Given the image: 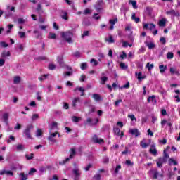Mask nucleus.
Masks as SVG:
<instances>
[{
  "instance_id": "f257e3e1",
  "label": "nucleus",
  "mask_w": 180,
  "mask_h": 180,
  "mask_svg": "<svg viewBox=\"0 0 180 180\" xmlns=\"http://www.w3.org/2000/svg\"><path fill=\"white\" fill-rule=\"evenodd\" d=\"M33 128H34L33 124L27 125V127L22 131L23 137H25V139H32L31 131Z\"/></svg>"
},
{
  "instance_id": "f03ea898",
  "label": "nucleus",
  "mask_w": 180,
  "mask_h": 180,
  "mask_svg": "<svg viewBox=\"0 0 180 180\" xmlns=\"http://www.w3.org/2000/svg\"><path fill=\"white\" fill-rule=\"evenodd\" d=\"M72 32H64L61 33V37L64 39L69 44L72 43Z\"/></svg>"
},
{
  "instance_id": "7ed1b4c3",
  "label": "nucleus",
  "mask_w": 180,
  "mask_h": 180,
  "mask_svg": "<svg viewBox=\"0 0 180 180\" xmlns=\"http://www.w3.org/2000/svg\"><path fill=\"white\" fill-rule=\"evenodd\" d=\"M70 155L69 156V158H67L65 160L59 162V165H64L65 164H67V162H68V161H70V160H72V158H74V157L75 156V155L77 154V152L75 151V149L72 148L70 150Z\"/></svg>"
},
{
  "instance_id": "20e7f679",
  "label": "nucleus",
  "mask_w": 180,
  "mask_h": 180,
  "mask_svg": "<svg viewBox=\"0 0 180 180\" xmlns=\"http://www.w3.org/2000/svg\"><path fill=\"white\" fill-rule=\"evenodd\" d=\"M149 176L150 178H153V179H158V175H160V173L158 172V169L157 168L150 169L148 171Z\"/></svg>"
},
{
  "instance_id": "39448f33",
  "label": "nucleus",
  "mask_w": 180,
  "mask_h": 180,
  "mask_svg": "<svg viewBox=\"0 0 180 180\" xmlns=\"http://www.w3.org/2000/svg\"><path fill=\"white\" fill-rule=\"evenodd\" d=\"M92 141L95 144H103V143H105V141H103V139L98 137L97 135H94L93 136Z\"/></svg>"
},
{
  "instance_id": "423d86ee",
  "label": "nucleus",
  "mask_w": 180,
  "mask_h": 180,
  "mask_svg": "<svg viewBox=\"0 0 180 180\" xmlns=\"http://www.w3.org/2000/svg\"><path fill=\"white\" fill-rule=\"evenodd\" d=\"M98 122L99 119L98 118H96L94 120H92V118H87L86 120V124H89V126H96Z\"/></svg>"
},
{
  "instance_id": "0eeeda50",
  "label": "nucleus",
  "mask_w": 180,
  "mask_h": 180,
  "mask_svg": "<svg viewBox=\"0 0 180 180\" xmlns=\"http://www.w3.org/2000/svg\"><path fill=\"white\" fill-rule=\"evenodd\" d=\"M56 60L60 67H61L62 68H64V67H65V63H64V58L62 55L58 56Z\"/></svg>"
},
{
  "instance_id": "6e6552de",
  "label": "nucleus",
  "mask_w": 180,
  "mask_h": 180,
  "mask_svg": "<svg viewBox=\"0 0 180 180\" xmlns=\"http://www.w3.org/2000/svg\"><path fill=\"white\" fill-rule=\"evenodd\" d=\"M150 147L151 148L149 150V153H150L152 155L157 157V155H158V151H157V148H155V144L151 145Z\"/></svg>"
},
{
  "instance_id": "1a4fd4ad",
  "label": "nucleus",
  "mask_w": 180,
  "mask_h": 180,
  "mask_svg": "<svg viewBox=\"0 0 180 180\" xmlns=\"http://www.w3.org/2000/svg\"><path fill=\"white\" fill-rule=\"evenodd\" d=\"M2 119L4 122H5V124L6 126H9V113L8 112H5L2 115Z\"/></svg>"
},
{
  "instance_id": "9d476101",
  "label": "nucleus",
  "mask_w": 180,
  "mask_h": 180,
  "mask_svg": "<svg viewBox=\"0 0 180 180\" xmlns=\"http://www.w3.org/2000/svg\"><path fill=\"white\" fill-rule=\"evenodd\" d=\"M7 175V176H13V172L11 170H0V175Z\"/></svg>"
},
{
  "instance_id": "9b49d317",
  "label": "nucleus",
  "mask_w": 180,
  "mask_h": 180,
  "mask_svg": "<svg viewBox=\"0 0 180 180\" xmlns=\"http://www.w3.org/2000/svg\"><path fill=\"white\" fill-rule=\"evenodd\" d=\"M72 174H74V180H79V177L81 176V173H79V169H75L72 170Z\"/></svg>"
},
{
  "instance_id": "f8f14e48",
  "label": "nucleus",
  "mask_w": 180,
  "mask_h": 180,
  "mask_svg": "<svg viewBox=\"0 0 180 180\" xmlns=\"http://www.w3.org/2000/svg\"><path fill=\"white\" fill-rule=\"evenodd\" d=\"M103 0H98L96 6H95V8L97 12H101L102 11V6H103Z\"/></svg>"
},
{
  "instance_id": "ddd939ff",
  "label": "nucleus",
  "mask_w": 180,
  "mask_h": 180,
  "mask_svg": "<svg viewBox=\"0 0 180 180\" xmlns=\"http://www.w3.org/2000/svg\"><path fill=\"white\" fill-rule=\"evenodd\" d=\"M157 165L158 167V168H162V164H165V162H167V161L163 159L162 158H159L157 160Z\"/></svg>"
},
{
  "instance_id": "4468645a",
  "label": "nucleus",
  "mask_w": 180,
  "mask_h": 180,
  "mask_svg": "<svg viewBox=\"0 0 180 180\" xmlns=\"http://www.w3.org/2000/svg\"><path fill=\"white\" fill-rule=\"evenodd\" d=\"M129 134L135 137H139L140 136V131L137 129H129Z\"/></svg>"
},
{
  "instance_id": "2eb2a0df",
  "label": "nucleus",
  "mask_w": 180,
  "mask_h": 180,
  "mask_svg": "<svg viewBox=\"0 0 180 180\" xmlns=\"http://www.w3.org/2000/svg\"><path fill=\"white\" fill-rule=\"evenodd\" d=\"M80 102H81V98H79V97H76L72 101V105L74 108V109L77 108V103H79Z\"/></svg>"
},
{
  "instance_id": "dca6fc26",
  "label": "nucleus",
  "mask_w": 180,
  "mask_h": 180,
  "mask_svg": "<svg viewBox=\"0 0 180 180\" xmlns=\"http://www.w3.org/2000/svg\"><path fill=\"white\" fill-rule=\"evenodd\" d=\"M167 15H172V16H179V12L175 11V10H170L166 12Z\"/></svg>"
},
{
  "instance_id": "f3484780",
  "label": "nucleus",
  "mask_w": 180,
  "mask_h": 180,
  "mask_svg": "<svg viewBox=\"0 0 180 180\" xmlns=\"http://www.w3.org/2000/svg\"><path fill=\"white\" fill-rule=\"evenodd\" d=\"M166 124L169 127V129H172V124L171 122H168L167 120H163L161 122V126L162 127H164Z\"/></svg>"
},
{
  "instance_id": "a211bd4d",
  "label": "nucleus",
  "mask_w": 180,
  "mask_h": 180,
  "mask_svg": "<svg viewBox=\"0 0 180 180\" xmlns=\"http://www.w3.org/2000/svg\"><path fill=\"white\" fill-rule=\"evenodd\" d=\"M155 25L153 23L151 24L146 23V24H144L143 25V29H149V30H153V29H155Z\"/></svg>"
},
{
  "instance_id": "6ab92c4d",
  "label": "nucleus",
  "mask_w": 180,
  "mask_h": 180,
  "mask_svg": "<svg viewBox=\"0 0 180 180\" xmlns=\"http://www.w3.org/2000/svg\"><path fill=\"white\" fill-rule=\"evenodd\" d=\"M77 91H79L80 92H82L80 96H85V89H84V87H77L74 89V91L77 92Z\"/></svg>"
},
{
  "instance_id": "aec40b11",
  "label": "nucleus",
  "mask_w": 180,
  "mask_h": 180,
  "mask_svg": "<svg viewBox=\"0 0 180 180\" xmlns=\"http://www.w3.org/2000/svg\"><path fill=\"white\" fill-rule=\"evenodd\" d=\"M93 99L94 101H96V102H99V101H102V97H101V95L98 94H94L92 96Z\"/></svg>"
},
{
  "instance_id": "412c9836",
  "label": "nucleus",
  "mask_w": 180,
  "mask_h": 180,
  "mask_svg": "<svg viewBox=\"0 0 180 180\" xmlns=\"http://www.w3.org/2000/svg\"><path fill=\"white\" fill-rule=\"evenodd\" d=\"M167 65H165V66H164V65H159L160 74H164V72H165V71H167Z\"/></svg>"
},
{
  "instance_id": "4be33fe9",
  "label": "nucleus",
  "mask_w": 180,
  "mask_h": 180,
  "mask_svg": "<svg viewBox=\"0 0 180 180\" xmlns=\"http://www.w3.org/2000/svg\"><path fill=\"white\" fill-rule=\"evenodd\" d=\"M58 124L57 122H53L51 123V127H50V133L54 130V129H58Z\"/></svg>"
},
{
  "instance_id": "5701e85b",
  "label": "nucleus",
  "mask_w": 180,
  "mask_h": 180,
  "mask_svg": "<svg viewBox=\"0 0 180 180\" xmlns=\"http://www.w3.org/2000/svg\"><path fill=\"white\" fill-rule=\"evenodd\" d=\"M148 103H150V102H154V103H157V99H155V96L153 95L148 98Z\"/></svg>"
},
{
  "instance_id": "b1692460",
  "label": "nucleus",
  "mask_w": 180,
  "mask_h": 180,
  "mask_svg": "<svg viewBox=\"0 0 180 180\" xmlns=\"http://www.w3.org/2000/svg\"><path fill=\"white\" fill-rule=\"evenodd\" d=\"M6 57H11V52L6 51H4L1 53V58H6Z\"/></svg>"
},
{
  "instance_id": "393cba45",
  "label": "nucleus",
  "mask_w": 180,
  "mask_h": 180,
  "mask_svg": "<svg viewBox=\"0 0 180 180\" xmlns=\"http://www.w3.org/2000/svg\"><path fill=\"white\" fill-rule=\"evenodd\" d=\"M105 41H108V43L112 44V43H115V39H113V36L109 35L108 38H105Z\"/></svg>"
},
{
  "instance_id": "a878e982",
  "label": "nucleus",
  "mask_w": 180,
  "mask_h": 180,
  "mask_svg": "<svg viewBox=\"0 0 180 180\" xmlns=\"http://www.w3.org/2000/svg\"><path fill=\"white\" fill-rule=\"evenodd\" d=\"M21 79H22L20 78V76H15V77H14L13 84H20Z\"/></svg>"
},
{
  "instance_id": "bb28decb",
  "label": "nucleus",
  "mask_w": 180,
  "mask_h": 180,
  "mask_svg": "<svg viewBox=\"0 0 180 180\" xmlns=\"http://www.w3.org/2000/svg\"><path fill=\"white\" fill-rule=\"evenodd\" d=\"M136 75H137V79L139 81H143V79H144L146 78V77L142 76L143 73H141V72H139L138 74H137V72H136Z\"/></svg>"
},
{
  "instance_id": "cd10ccee",
  "label": "nucleus",
  "mask_w": 180,
  "mask_h": 180,
  "mask_svg": "<svg viewBox=\"0 0 180 180\" xmlns=\"http://www.w3.org/2000/svg\"><path fill=\"white\" fill-rule=\"evenodd\" d=\"M145 44H146L147 47H148L150 50H151L152 49H154V48L155 47V44H154V43H153V42L148 43V42L146 41V42H145Z\"/></svg>"
},
{
  "instance_id": "c85d7f7f",
  "label": "nucleus",
  "mask_w": 180,
  "mask_h": 180,
  "mask_svg": "<svg viewBox=\"0 0 180 180\" xmlns=\"http://www.w3.org/2000/svg\"><path fill=\"white\" fill-rule=\"evenodd\" d=\"M146 15H148V16H151L153 8L151 7H146Z\"/></svg>"
},
{
  "instance_id": "c756f323",
  "label": "nucleus",
  "mask_w": 180,
  "mask_h": 180,
  "mask_svg": "<svg viewBox=\"0 0 180 180\" xmlns=\"http://www.w3.org/2000/svg\"><path fill=\"white\" fill-rule=\"evenodd\" d=\"M17 151H23L25 150V146L22 144H18L16 146Z\"/></svg>"
},
{
  "instance_id": "7c9ffc66",
  "label": "nucleus",
  "mask_w": 180,
  "mask_h": 180,
  "mask_svg": "<svg viewBox=\"0 0 180 180\" xmlns=\"http://www.w3.org/2000/svg\"><path fill=\"white\" fill-rule=\"evenodd\" d=\"M131 19L132 20H134L136 23H139V22H140V18L136 17L135 13L132 14Z\"/></svg>"
},
{
  "instance_id": "2f4dec72",
  "label": "nucleus",
  "mask_w": 180,
  "mask_h": 180,
  "mask_svg": "<svg viewBox=\"0 0 180 180\" xmlns=\"http://www.w3.org/2000/svg\"><path fill=\"white\" fill-rule=\"evenodd\" d=\"M19 176H20V180H27V174H25V173H20Z\"/></svg>"
},
{
  "instance_id": "473e14b6",
  "label": "nucleus",
  "mask_w": 180,
  "mask_h": 180,
  "mask_svg": "<svg viewBox=\"0 0 180 180\" xmlns=\"http://www.w3.org/2000/svg\"><path fill=\"white\" fill-rule=\"evenodd\" d=\"M170 72L172 74H176V75H179V71L176 70L175 68H170Z\"/></svg>"
},
{
  "instance_id": "72a5a7b5",
  "label": "nucleus",
  "mask_w": 180,
  "mask_h": 180,
  "mask_svg": "<svg viewBox=\"0 0 180 180\" xmlns=\"http://www.w3.org/2000/svg\"><path fill=\"white\" fill-rule=\"evenodd\" d=\"M172 164H174V165H178V162L172 158H170L169 160V165H172Z\"/></svg>"
},
{
  "instance_id": "f704fd0d",
  "label": "nucleus",
  "mask_w": 180,
  "mask_h": 180,
  "mask_svg": "<svg viewBox=\"0 0 180 180\" xmlns=\"http://www.w3.org/2000/svg\"><path fill=\"white\" fill-rule=\"evenodd\" d=\"M167 58L168 60H172V58H174V53L168 52L167 54Z\"/></svg>"
},
{
  "instance_id": "c9c22d12",
  "label": "nucleus",
  "mask_w": 180,
  "mask_h": 180,
  "mask_svg": "<svg viewBox=\"0 0 180 180\" xmlns=\"http://www.w3.org/2000/svg\"><path fill=\"white\" fill-rule=\"evenodd\" d=\"M18 36L20 39H25L26 37V33L25 32H18Z\"/></svg>"
},
{
  "instance_id": "e433bc0d",
  "label": "nucleus",
  "mask_w": 180,
  "mask_h": 180,
  "mask_svg": "<svg viewBox=\"0 0 180 180\" xmlns=\"http://www.w3.org/2000/svg\"><path fill=\"white\" fill-rule=\"evenodd\" d=\"M94 112H95V106L91 105L89 111L87 115L89 116V115H91V113H94Z\"/></svg>"
},
{
  "instance_id": "4c0bfd02",
  "label": "nucleus",
  "mask_w": 180,
  "mask_h": 180,
  "mask_svg": "<svg viewBox=\"0 0 180 180\" xmlns=\"http://www.w3.org/2000/svg\"><path fill=\"white\" fill-rule=\"evenodd\" d=\"M140 146L141 147H142V148H147L148 143H146L144 141H141L140 143Z\"/></svg>"
},
{
  "instance_id": "58836bf2",
  "label": "nucleus",
  "mask_w": 180,
  "mask_h": 180,
  "mask_svg": "<svg viewBox=\"0 0 180 180\" xmlns=\"http://www.w3.org/2000/svg\"><path fill=\"white\" fill-rule=\"evenodd\" d=\"M129 4H131L134 9H137V1L131 0L129 1Z\"/></svg>"
},
{
  "instance_id": "ea45409f",
  "label": "nucleus",
  "mask_w": 180,
  "mask_h": 180,
  "mask_svg": "<svg viewBox=\"0 0 180 180\" xmlns=\"http://www.w3.org/2000/svg\"><path fill=\"white\" fill-rule=\"evenodd\" d=\"M113 131H114L115 134H116V136H120V129H119L117 127H114Z\"/></svg>"
},
{
  "instance_id": "a19ab883",
  "label": "nucleus",
  "mask_w": 180,
  "mask_h": 180,
  "mask_svg": "<svg viewBox=\"0 0 180 180\" xmlns=\"http://www.w3.org/2000/svg\"><path fill=\"white\" fill-rule=\"evenodd\" d=\"M129 89L130 88V82H127L125 84H124L122 86H121V89Z\"/></svg>"
},
{
  "instance_id": "79ce46f5",
  "label": "nucleus",
  "mask_w": 180,
  "mask_h": 180,
  "mask_svg": "<svg viewBox=\"0 0 180 180\" xmlns=\"http://www.w3.org/2000/svg\"><path fill=\"white\" fill-rule=\"evenodd\" d=\"M120 67L122 70H127L128 67L124 63H120Z\"/></svg>"
},
{
  "instance_id": "37998d69",
  "label": "nucleus",
  "mask_w": 180,
  "mask_h": 180,
  "mask_svg": "<svg viewBox=\"0 0 180 180\" xmlns=\"http://www.w3.org/2000/svg\"><path fill=\"white\" fill-rule=\"evenodd\" d=\"M88 67V64L86 63H81V66H80V68L81 70H86V68Z\"/></svg>"
},
{
  "instance_id": "c03bdc74",
  "label": "nucleus",
  "mask_w": 180,
  "mask_h": 180,
  "mask_svg": "<svg viewBox=\"0 0 180 180\" xmlns=\"http://www.w3.org/2000/svg\"><path fill=\"white\" fill-rule=\"evenodd\" d=\"M146 68H148V71H151V70H153V68H154V64L150 65V63H148L146 64Z\"/></svg>"
},
{
  "instance_id": "a18cd8bd",
  "label": "nucleus",
  "mask_w": 180,
  "mask_h": 180,
  "mask_svg": "<svg viewBox=\"0 0 180 180\" xmlns=\"http://www.w3.org/2000/svg\"><path fill=\"white\" fill-rule=\"evenodd\" d=\"M101 174H99V173H97V174H96L94 176V179H95V180H101Z\"/></svg>"
},
{
  "instance_id": "49530a36",
  "label": "nucleus",
  "mask_w": 180,
  "mask_h": 180,
  "mask_svg": "<svg viewBox=\"0 0 180 180\" xmlns=\"http://www.w3.org/2000/svg\"><path fill=\"white\" fill-rule=\"evenodd\" d=\"M37 11L38 13H43V9L41 8V4H38L37 7Z\"/></svg>"
},
{
  "instance_id": "de8ad7c7",
  "label": "nucleus",
  "mask_w": 180,
  "mask_h": 180,
  "mask_svg": "<svg viewBox=\"0 0 180 180\" xmlns=\"http://www.w3.org/2000/svg\"><path fill=\"white\" fill-rule=\"evenodd\" d=\"M103 164H109V157L108 156H104L103 157Z\"/></svg>"
},
{
  "instance_id": "09e8293b",
  "label": "nucleus",
  "mask_w": 180,
  "mask_h": 180,
  "mask_svg": "<svg viewBox=\"0 0 180 180\" xmlns=\"http://www.w3.org/2000/svg\"><path fill=\"white\" fill-rule=\"evenodd\" d=\"M41 134H43V131H41V129H38L36 131L37 137H40L41 136Z\"/></svg>"
},
{
  "instance_id": "8fccbe9b",
  "label": "nucleus",
  "mask_w": 180,
  "mask_h": 180,
  "mask_svg": "<svg viewBox=\"0 0 180 180\" xmlns=\"http://www.w3.org/2000/svg\"><path fill=\"white\" fill-rule=\"evenodd\" d=\"M34 157V154L31 153L30 156L29 155H25V158L27 160H33V158Z\"/></svg>"
},
{
  "instance_id": "3c124183",
  "label": "nucleus",
  "mask_w": 180,
  "mask_h": 180,
  "mask_svg": "<svg viewBox=\"0 0 180 180\" xmlns=\"http://www.w3.org/2000/svg\"><path fill=\"white\" fill-rule=\"evenodd\" d=\"M49 39H57V35L53 32H50Z\"/></svg>"
},
{
  "instance_id": "603ef678",
  "label": "nucleus",
  "mask_w": 180,
  "mask_h": 180,
  "mask_svg": "<svg viewBox=\"0 0 180 180\" xmlns=\"http://www.w3.org/2000/svg\"><path fill=\"white\" fill-rule=\"evenodd\" d=\"M79 117H77V116H73L72 117V122H74L75 123H78V122H79Z\"/></svg>"
},
{
  "instance_id": "864d4df0",
  "label": "nucleus",
  "mask_w": 180,
  "mask_h": 180,
  "mask_svg": "<svg viewBox=\"0 0 180 180\" xmlns=\"http://www.w3.org/2000/svg\"><path fill=\"white\" fill-rule=\"evenodd\" d=\"M72 75V70L70 72H66L64 73V78H67V77H71Z\"/></svg>"
},
{
  "instance_id": "5fc2aeb1",
  "label": "nucleus",
  "mask_w": 180,
  "mask_h": 180,
  "mask_svg": "<svg viewBox=\"0 0 180 180\" xmlns=\"http://www.w3.org/2000/svg\"><path fill=\"white\" fill-rule=\"evenodd\" d=\"M11 141H15V136L10 135L9 139L7 140L8 144H9Z\"/></svg>"
},
{
  "instance_id": "6e6d98bb",
  "label": "nucleus",
  "mask_w": 180,
  "mask_h": 180,
  "mask_svg": "<svg viewBox=\"0 0 180 180\" xmlns=\"http://www.w3.org/2000/svg\"><path fill=\"white\" fill-rule=\"evenodd\" d=\"M37 170H36L35 168H31L30 172H28V175H33L34 172H37Z\"/></svg>"
},
{
  "instance_id": "4d7b16f0",
  "label": "nucleus",
  "mask_w": 180,
  "mask_h": 180,
  "mask_svg": "<svg viewBox=\"0 0 180 180\" xmlns=\"http://www.w3.org/2000/svg\"><path fill=\"white\" fill-rule=\"evenodd\" d=\"M74 57H77V58H79L81 57V52L76 51L73 53Z\"/></svg>"
},
{
  "instance_id": "13d9d810",
  "label": "nucleus",
  "mask_w": 180,
  "mask_h": 180,
  "mask_svg": "<svg viewBox=\"0 0 180 180\" xmlns=\"http://www.w3.org/2000/svg\"><path fill=\"white\" fill-rule=\"evenodd\" d=\"M120 169H122V166L120 165H118L116 166V168H115V174H119V170Z\"/></svg>"
},
{
  "instance_id": "bf43d9fd",
  "label": "nucleus",
  "mask_w": 180,
  "mask_h": 180,
  "mask_svg": "<svg viewBox=\"0 0 180 180\" xmlns=\"http://www.w3.org/2000/svg\"><path fill=\"white\" fill-rule=\"evenodd\" d=\"M101 79L102 81L101 84L103 85L105 82H106V81H108L109 79L108 78V77H103Z\"/></svg>"
},
{
  "instance_id": "052dcab7",
  "label": "nucleus",
  "mask_w": 180,
  "mask_h": 180,
  "mask_svg": "<svg viewBox=\"0 0 180 180\" xmlns=\"http://www.w3.org/2000/svg\"><path fill=\"white\" fill-rule=\"evenodd\" d=\"M163 159H165L167 162V158H169V155H168V153H167V152H165V150H164V155L162 157Z\"/></svg>"
},
{
  "instance_id": "680f3d73",
  "label": "nucleus",
  "mask_w": 180,
  "mask_h": 180,
  "mask_svg": "<svg viewBox=\"0 0 180 180\" xmlns=\"http://www.w3.org/2000/svg\"><path fill=\"white\" fill-rule=\"evenodd\" d=\"M34 34H37V35L36 36L37 39H39L41 36V33H40V32H39L38 30H34Z\"/></svg>"
},
{
  "instance_id": "e2e57ef3",
  "label": "nucleus",
  "mask_w": 180,
  "mask_h": 180,
  "mask_svg": "<svg viewBox=\"0 0 180 180\" xmlns=\"http://www.w3.org/2000/svg\"><path fill=\"white\" fill-rule=\"evenodd\" d=\"M20 129H22V125L18 122L16 126L14 127V130H20Z\"/></svg>"
},
{
  "instance_id": "0e129e2a",
  "label": "nucleus",
  "mask_w": 180,
  "mask_h": 180,
  "mask_svg": "<svg viewBox=\"0 0 180 180\" xmlns=\"http://www.w3.org/2000/svg\"><path fill=\"white\" fill-rule=\"evenodd\" d=\"M109 23H117V18H114L109 20Z\"/></svg>"
},
{
  "instance_id": "69168bd1",
  "label": "nucleus",
  "mask_w": 180,
  "mask_h": 180,
  "mask_svg": "<svg viewBox=\"0 0 180 180\" xmlns=\"http://www.w3.org/2000/svg\"><path fill=\"white\" fill-rule=\"evenodd\" d=\"M49 70H56V65H54L53 63L49 64Z\"/></svg>"
},
{
  "instance_id": "338daca9",
  "label": "nucleus",
  "mask_w": 180,
  "mask_h": 180,
  "mask_svg": "<svg viewBox=\"0 0 180 180\" xmlns=\"http://www.w3.org/2000/svg\"><path fill=\"white\" fill-rule=\"evenodd\" d=\"M48 140L51 143H57V140L54 139V138H52L51 136H48Z\"/></svg>"
},
{
  "instance_id": "774afa93",
  "label": "nucleus",
  "mask_w": 180,
  "mask_h": 180,
  "mask_svg": "<svg viewBox=\"0 0 180 180\" xmlns=\"http://www.w3.org/2000/svg\"><path fill=\"white\" fill-rule=\"evenodd\" d=\"M92 168V164L89 163L86 167H84V169L86 171H89Z\"/></svg>"
}]
</instances>
